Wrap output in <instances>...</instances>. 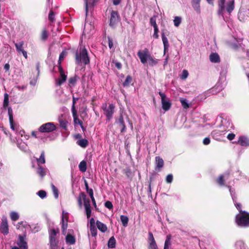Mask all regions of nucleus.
I'll list each match as a JSON object with an SVG mask.
<instances>
[{
  "label": "nucleus",
  "mask_w": 249,
  "mask_h": 249,
  "mask_svg": "<svg viewBox=\"0 0 249 249\" xmlns=\"http://www.w3.org/2000/svg\"><path fill=\"white\" fill-rule=\"evenodd\" d=\"M137 55L142 64L148 62L149 66L153 67L158 63V60L153 57L147 48L139 51Z\"/></svg>",
  "instance_id": "1"
},
{
  "label": "nucleus",
  "mask_w": 249,
  "mask_h": 249,
  "mask_svg": "<svg viewBox=\"0 0 249 249\" xmlns=\"http://www.w3.org/2000/svg\"><path fill=\"white\" fill-rule=\"evenodd\" d=\"M226 0H218V10L217 13L219 15L223 16L224 13L226 11L229 15L232 12L234 9V0H231L228 1L226 5L225 6Z\"/></svg>",
  "instance_id": "2"
},
{
  "label": "nucleus",
  "mask_w": 249,
  "mask_h": 249,
  "mask_svg": "<svg viewBox=\"0 0 249 249\" xmlns=\"http://www.w3.org/2000/svg\"><path fill=\"white\" fill-rule=\"evenodd\" d=\"M75 59L78 64L82 63L85 65L89 64V59L87 50L84 48L80 47L79 51L76 53Z\"/></svg>",
  "instance_id": "3"
},
{
  "label": "nucleus",
  "mask_w": 249,
  "mask_h": 249,
  "mask_svg": "<svg viewBox=\"0 0 249 249\" xmlns=\"http://www.w3.org/2000/svg\"><path fill=\"white\" fill-rule=\"evenodd\" d=\"M236 224L240 226L247 227L249 226V213L244 211L242 213L236 215L235 218Z\"/></svg>",
  "instance_id": "4"
},
{
  "label": "nucleus",
  "mask_w": 249,
  "mask_h": 249,
  "mask_svg": "<svg viewBox=\"0 0 249 249\" xmlns=\"http://www.w3.org/2000/svg\"><path fill=\"white\" fill-rule=\"evenodd\" d=\"M114 108L115 106L113 104H109L108 107L107 104L103 106L104 114L106 115L107 120L110 121L112 119L114 112Z\"/></svg>",
  "instance_id": "5"
},
{
  "label": "nucleus",
  "mask_w": 249,
  "mask_h": 249,
  "mask_svg": "<svg viewBox=\"0 0 249 249\" xmlns=\"http://www.w3.org/2000/svg\"><path fill=\"white\" fill-rule=\"evenodd\" d=\"M56 129V126L53 123H47L41 125L38 130L41 133H49Z\"/></svg>",
  "instance_id": "6"
},
{
  "label": "nucleus",
  "mask_w": 249,
  "mask_h": 249,
  "mask_svg": "<svg viewBox=\"0 0 249 249\" xmlns=\"http://www.w3.org/2000/svg\"><path fill=\"white\" fill-rule=\"evenodd\" d=\"M159 94L161 97L162 108L165 111H168L171 108V102H170L169 99L167 98L166 95L164 93H163L161 91H160L159 92Z\"/></svg>",
  "instance_id": "7"
},
{
  "label": "nucleus",
  "mask_w": 249,
  "mask_h": 249,
  "mask_svg": "<svg viewBox=\"0 0 249 249\" xmlns=\"http://www.w3.org/2000/svg\"><path fill=\"white\" fill-rule=\"evenodd\" d=\"M26 233H25L23 235H19L17 244L20 249H28L27 243L25 240Z\"/></svg>",
  "instance_id": "8"
},
{
  "label": "nucleus",
  "mask_w": 249,
  "mask_h": 249,
  "mask_svg": "<svg viewBox=\"0 0 249 249\" xmlns=\"http://www.w3.org/2000/svg\"><path fill=\"white\" fill-rule=\"evenodd\" d=\"M58 70L60 73V77L55 80V84L57 86H60L66 81L67 76L65 74L62 68L60 66L59 67Z\"/></svg>",
  "instance_id": "9"
},
{
  "label": "nucleus",
  "mask_w": 249,
  "mask_h": 249,
  "mask_svg": "<svg viewBox=\"0 0 249 249\" xmlns=\"http://www.w3.org/2000/svg\"><path fill=\"white\" fill-rule=\"evenodd\" d=\"M119 21V16L117 12L112 11L110 18L109 25L111 26H114Z\"/></svg>",
  "instance_id": "10"
},
{
  "label": "nucleus",
  "mask_w": 249,
  "mask_h": 249,
  "mask_svg": "<svg viewBox=\"0 0 249 249\" xmlns=\"http://www.w3.org/2000/svg\"><path fill=\"white\" fill-rule=\"evenodd\" d=\"M98 0H84L85 4L86 15L87 16L89 9L91 10Z\"/></svg>",
  "instance_id": "11"
},
{
  "label": "nucleus",
  "mask_w": 249,
  "mask_h": 249,
  "mask_svg": "<svg viewBox=\"0 0 249 249\" xmlns=\"http://www.w3.org/2000/svg\"><path fill=\"white\" fill-rule=\"evenodd\" d=\"M0 231L4 235L8 233L9 229L7 220H2L0 226Z\"/></svg>",
  "instance_id": "12"
},
{
  "label": "nucleus",
  "mask_w": 249,
  "mask_h": 249,
  "mask_svg": "<svg viewBox=\"0 0 249 249\" xmlns=\"http://www.w3.org/2000/svg\"><path fill=\"white\" fill-rule=\"evenodd\" d=\"M237 143L243 146H249V138L245 136H241L239 137Z\"/></svg>",
  "instance_id": "13"
},
{
  "label": "nucleus",
  "mask_w": 249,
  "mask_h": 249,
  "mask_svg": "<svg viewBox=\"0 0 249 249\" xmlns=\"http://www.w3.org/2000/svg\"><path fill=\"white\" fill-rule=\"evenodd\" d=\"M17 146L23 151L28 152L29 151L28 145L23 142L22 140L18 139L17 140Z\"/></svg>",
  "instance_id": "14"
},
{
  "label": "nucleus",
  "mask_w": 249,
  "mask_h": 249,
  "mask_svg": "<svg viewBox=\"0 0 249 249\" xmlns=\"http://www.w3.org/2000/svg\"><path fill=\"white\" fill-rule=\"evenodd\" d=\"M78 100V98H76L74 97H72V106L71 107V112L75 122H76V119L77 117V111L75 107V104Z\"/></svg>",
  "instance_id": "15"
},
{
  "label": "nucleus",
  "mask_w": 249,
  "mask_h": 249,
  "mask_svg": "<svg viewBox=\"0 0 249 249\" xmlns=\"http://www.w3.org/2000/svg\"><path fill=\"white\" fill-rule=\"evenodd\" d=\"M229 175L230 173L227 172L224 173L223 175L220 176L217 180V183L221 186L224 185V180L227 179L229 177Z\"/></svg>",
  "instance_id": "16"
},
{
  "label": "nucleus",
  "mask_w": 249,
  "mask_h": 249,
  "mask_svg": "<svg viewBox=\"0 0 249 249\" xmlns=\"http://www.w3.org/2000/svg\"><path fill=\"white\" fill-rule=\"evenodd\" d=\"M201 0H192L191 3L194 10L197 13H200V2Z\"/></svg>",
  "instance_id": "17"
},
{
  "label": "nucleus",
  "mask_w": 249,
  "mask_h": 249,
  "mask_svg": "<svg viewBox=\"0 0 249 249\" xmlns=\"http://www.w3.org/2000/svg\"><path fill=\"white\" fill-rule=\"evenodd\" d=\"M58 120L61 128L66 130L68 122L63 118V115H61V116H59Z\"/></svg>",
  "instance_id": "18"
},
{
  "label": "nucleus",
  "mask_w": 249,
  "mask_h": 249,
  "mask_svg": "<svg viewBox=\"0 0 249 249\" xmlns=\"http://www.w3.org/2000/svg\"><path fill=\"white\" fill-rule=\"evenodd\" d=\"M117 123H118L120 126L122 127V129L121 130V132H124L126 131V126L125 125V123L124 120V118L122 114H121L119 116V118L118 120Z\"/></svg>",
  "instance_id": "19"
},
{
  "label": "nucleus",
  "mask_w": 249,
  "mask_h": 249,
  "mask_svg": "<svg viewBox=\"0 0 249 249\" xmlns=\"http://www.w3.org/2000/svg\"><path fill=\"white\" fill-rule=\"evenodd\" d=\"M171 239V235H168L164 242L163 249H172Z\"/></svg>",
  "instance_id": "20"
},
{
  "label": "nucleus",
  "mask_w": 249,
  "mask_h": 249,
  "mask_svg": "<svg viewBox=\"0 0 249 249\" xmlns=\"http://www.w3.org/2000/svg\"><path fill=\"white\" fill-rule=\"evenodd\" d=\"M96 226L98 229L102 232H105L107 230V226L99 220L96 221Z\"/></svg>",
  "instance_id": "21"
},
{
  "label": "nucleus",
  "mask_w": 249,
  "mask_h": 249,
  "mask_svg": "<svg viewBox=\"0 0 249 249\" xmlns=\"http://www.w3.org/2000/svg\"><path fill=\"white\" fill-rule=\"evenodd\" d=\"M210 59L211 62L217 63L220 61V58L218 54L216 53H212L210 55Z\"/></svg>",
  "instance_id": "22"
},
{
  "label": "nucleus",
  "mask_w": 249,
  "mask_h": 249,
  "mask_svg": "<svg viewBox=\"0 0 249 249\" xmlns=\"http://www.w3.org/2000/svg\"><path fill=\"white\" fill-rule=\"evenodd\" d=\"M16 227L17 229L22 230V228L27 229L29 228L30 226L26 222L21 221L18 222Z\"/></svg>",
  "instance_id": "23"
},
{
  "label": "nucleus",
  "mask_w": 249,
  "mask_h": 249,
  "mask_svg": "<svg viewBox=\"0 0 249 249\" xmlns=\"http://www.w3.org/2000/svg\"><path fill=\"white\" fill-rule=\"evenodd\" d=\"M81 196L84 200L85 208L90 207V201L89 199L87 198L86 195L84 193H82Z\"/></svg>",
  "instance_id": "24"
},
{
  "label": "nucleus",
  "mask_w": 249,
  "mask_h": 249,
  "mask_svg": "<svg viewBox=\"0 0 249 249\" xmlns=\"http://www.w3.org/2000/svg\"><path fill=\"white\" fill-rule=\"evenodd\" d=\"M164 164L163 160L160 157H156V168H161L163 167Z\"/></svg>",
  "instance_id": "25"
},
{
  "label": "nucleus",
  "mask_w": 249,
  "mask_h": 249,
  "mask_svg": "<svg viewBox=\"0 0 249 249\" xmlns=\"http://www.w3.org/2000/svg\"><path fill=\"white\" fill-rule=\"evenodd\" d=\"M66 242L67 244L73 245L75 242V237L71 234H68L66 237Z\"/></svg>",
  "instance_id": "26"
},
{
  "label": "nucleus",
  "mask_w": 249,
  "mask_h": 249,
  "mask_svg": "<svg viewBox=\"0 0 249 249\" xmlns=\"http://www.w3.org/2000/svg\"><path fill=\"white\" fill-rule=\"evenodd\" d=\"M116 240H115L114 237V236L111 237L108 241V244H107L108 247L109 248H111V249L115 248V246H116Z\"/></svg>",
  "instance_id": "27"
},
{
  "label": "nucleus",
  "mask_w": 249,
  "mask_h": 249,
  "mask_svg": "<svg viewBox=\"0 0 249 249\" xmlns=\"http://www.w3.org/2000/svg\"><path fill=\"white\" fill-rule=\"evenodd\" d=\"M77 144L81 147L85 148L88 144V141L86 139H80L77 141Z\"/></svg>",
  "instance_id": "28"
},
{
  "label": "nucleus",
  "mask_w": 249,
  "mask_h": 249,
  "mask_svg": "<svg viewBox=\"0 0 249 249\" xmlns=\"http://www.w3.org/2000/svg\"><path fill=\"white\" fill-rule=\"evenodd\" d=\"M24 45L23 41H20L19 43H17L15 44L17 51L18 53H22L23 51H24L23 49V46Z\"/></svg>",
  "instance_id": "29"
},
{
  "label": "nucleus",
  "mask_w": 249,
  "mask_h": 249,
  "mask_svg": "<svg viewBox=\"0 0 249 249\" xmlns=\"http://www.w3.org/2000/svg\"><path fill=\"white\" fill-rule=\"evenodd\" d=\"M79 168L82 172H86L87 170V163L85 160L81 161L79 164Z\"/></svg>",
  "instance_id": "30"
},
{
  "label": "nucleus",
  "mask_w": 249,
  "mask_h": 249,
  "mask_svg": "<svg viewBox=\"0 0 249 249\" xmlns=\"http://www.w3.org/2000/svg\"><path fill=\"white\" fill-rule=\"evenodd\" d=\"M50 244L51 249H57V242L55 238L50 239Z\"/></svg>",
  "instance_id": "31"
},
{
  "label": "nucleus",
  "mask_w": 249,
  "mask_h": 249,
  "mask_svg": "<svg viewBox=\"0 0 249 249\" xmlns=\"http://www.w3.org/2000/svg\"><path fill=\"white\" fill-rule=\"evenodd\" d=\"M10 218L12 221H17L19 219V215L16 212H11L10 214Z\"/></svg>",
  "instance_id": "32"
},
{
  "label": "nucleus",
  "mask_w": 249,
  "mask_h": 249,
  "mask_svg": "<svg viewBox=\"0 0 249 249\" xmlns=\"http://www.w3.org/2000/svg\"><path fill=\"white\" fill-rule=\"evenodd\" d=\"M120 219L124 227H126L128 222V218L127 216L122 215L120 216Z\"/></svg>",
  "instance_id": "33"
},
{
  "label": "nucleus",
  "mask_w": 249,
  "mask_h": 249,
  "mask_svg": "<svg viewBox=\"0 0 249 249\" xmlns=\"http://www.w3.org/2000/svg\"><path fill=\"white\" fill-rule=\"evenodd\" d=\"M38 164H44L45 163V153L42 151L40 157L37 159Z\"/></svg>",
  "instance_id": "34"
},
{
  "label": "nucleus",
  "mask_w": 249,
  "mask_h": 249,
  "mask_svg": "<svg viewBox=\"0 0 249 249\" xmlns=\"http://www.w3.org/2000/svg\"><path fill=\"white\" fill-rule=\"evenodd\" d=\"M37 173L41 177H43L46 175V169L40 166H38L37 170Z\"/></svg>",
  "instance_id": "35"
},
{
  "label": "nucleus",
  "mask_w": 249,
  "mask_h": 249,
  "mask_svg": "<svg viewBox=\"0 0 249 249\" xmlns=\"http://www.w3.org/2000/svg\"><path fill=\"white\" fill-rule=\"evenodd\" d=\"M77 81V76H75L72 77H71L69 80V86L71 88L73 87Z\"/></svg>",
  "instance_id": "36"
},
{
  "label": "nucleus",
  "mask_w": 249,
  "mask_h": 249,
  "mask_svg": "<svg viewBox=\"0 0 249 249\" xmlns=\"http://www.w3.org/2000/svg\"><path fill=\"white\" fill-rule=\"evenodd\" d=\"M161 38H162V40L163 44V47H169V45L168 39L165 36V34L163 32H162V33H161Z\"/></svg>",
  "instance_id": "37"
},
{
  "label": "nucleus",
  "mask_w": 249,
  "mask_h": 249,
  "mask_svg": "<svg viewBox=\"0 0 249 249\" xmlns=\"http://www.w3.org/2000/svg\"><path fill=\"white\" fill-rule=\"evenodd\" d=\"M68 221H65L63 220H61V224H62V232L64 234H65L66 233L67 229L68 227Z\"/></svg>",
  "instance_id": "38"
},
{
  "label": "nucleus",
  "mask_w": 249,
  "mask_h": 249,
  "mask_svg": "<svg viewBox=\"0 0 249 249\" xmlns=\"http://www.w3.org/2000/svg\"><path fill=\"white\" fill-rule=\"evenodd\" d=\"M58 231V230H56L54 229L51 230L49 232L50 239L55 238V236Z\"/></svg>",
  "instance_id": "39"
},
{
  "label": "nucleus",
  "mask_w": 249,
  "mask_h": 249,
  "mask_svg": "<svg viewBox=\"0 0 249 249\" xmlns=\"http://www.w3.org/2000/svg\"><path fill=\"white\" fill-rule=\"evenodd\" d=\"M89 230L93 237H95L97 235V230L95 226H90Z\"/></svg>",
  "instance_id": "40"
},
{
  "label": "nucleus",
  "mask_w": 249,
  "mask_h": 249,
  "mask_svg": "<svg viewBox=\"0 0 249 249\" xmlns=\"http://www.w3.org/2000/svg\"><path fill=\"white\" fill-rule=\"evenodd\" d=\"M180 102L181 103L182 106L185 109L189 108V104L187 102V101L186 99L181 98L179 99Z\"/></svg>",
  "instance_id": "41"
},
{
  "label": "nucleus",
  "mask_w": 249,
  "mask_h": 249,
  "mask_svg": "<svg viewBox=\"0 0 249 249\" xmlns=\"http://www.w3.org/2000/svg\"><path fill=\"white\" fill-rule=\"evenodd\" d=\"M228 187L229 189V191L230 192L233 201H235L236 197L235 196V192L234 189H233L230 186H228Z\"/></svg>",
  "instance_id": "42"
},
{
  "label": "nucleus",
  "mask_w": 249,
  "mask_h": 249,
  "mask_svg": "<svg viewBox=\"0 0 249 249\" xmlns=\"http://www.w3.org/2000/svg\"><path fill=\"white\" fill-rule=\"evenodd\" d=\"M221 123L222 125L225 126L227 128L231 127V123L229 120H227V119H223L222 120Z\"/></svg>",
  "instance_id": "43"
},
{
  "label": "nucleus",
  "mask_w": 249,
  "mask_h": 249,
  "mask_svg": "<svg viewBox=\"0 0 249 249\" xmlns=\"http://www.w3.org/2000/svg\"><path fill=\"white\" fill-rule=\"evenodd\" d=\"M21 137H24L25 139L28 140L29 138V136L28 135L25 134V132L23 130H20L19 131L18 130L17 132Z\"/></svg>",
  "instance_id": "44"
},
{
  "label": "nucleus",
  "mask_w": 249,
  "mask_h": 249,
  "mask_svg": "<svg viewBox=\"0 0 249 249\" xmlns=\"http://www.w3.org/2000/svg\"><path fill=\"white\" fill-rule=\"evenodd\" d=\"M52 190L55 198H57L58 197V190L57 188L53 185H52Z\"/></svg>",
  "instance_id": "45"
},
{
  "label": "nucleus",
  "mask_w": 249,
  "mask_h": 249,
  "mask_svg": "<svg viewBox=\"0 0 249 249\" xmlns=\"http://www.w3.org/2000/svg\"><path fill=\"white\" fill-rule=\"evenodd\" d=\"M181 18L179 17H176L174 19V25L178 27L181 23Z\"/></svg>",
  "instance_id": "46"
},
{
  "label": "nucleus",
  "mask_w": 249,
  "mask_h": 249,
  "mask_svg": "<svg viewBox=\"0 0 249 249\" xmlns=\"http://www.w3.org/2000/svg\"><path fill=\"white\" fill-rule=\"evenodd\" d=\"M132 81V78L130 76L128 75L126 77V79L123 83L124 87L128 86Z\"/></svg>",
  "instance_id": "47"
},
{
  "label": "nucleus",
  "mask_w": 249,
  "mask_h": 249,
  "mask_svg": "<svg viewBox=\"0 0 249 249\" xmlns=\"http://www.w3.org/2000/svg\"><path fill=\"white\" fill-rule=\"evenodd\" d=\"M48 36V33L46 30H44L41 34V39L43 41H45Z\"/></svg>",
  "instance_id": "48"
},
{
  "label": "nucleus",
  "mask_w": 249,
  "mask_h": 249,
  "mask_svg": "<svg viewBox=\"0 0 249 249\" xmlns=\"http://www.w3.org/2000/svg\"><path fill=\"white\" fill-rule=\"evenodd\" d=\"M211 135L213 138L217 139V137L221 135V132L219 130H215L212 131Z\"/></svg>",
  "instance_id": "49"
},
{
  "label": "nucleus",
  "mask_w": 249,
  "mask_h": 249,
  "mask_svg": "<svg viewBox=\"0 0 249 249\" xmlns=\"http://www.w3.org/2000/svg\"><path fill=\"white\" fill-rule=\"evenodd\" d=\"M37 194L40 198H41L42 199L45 198L47 196L46 192L43 190L39 191L37 192Z\"/></svg>",
  "instance_id": "50"
},
{
  "label": "nucleus",
  "mask_w": 249,
  "mask_h": 249,
  "mask_svg": "<svg viewBox=\"0 0 249 249\" xmlns=\"http://www.w3.org/2000/svg\"><path fill=\"white\" fill-rule=\"evenodd\" d=\"M173 180V176L171 174H168L165 178V181L167 183H171Z\"/></svg>",
  "instance_id": "51"
},
{
  "label": "nucleus",
  "mask_w": 249,
  "mask_h": 249,
  "mask_svg": "<svg viewBox=\"0 0 249 249\" xmlns=\"http://www.w3.org/2000/svg\"><path fill=\"white\" fill-rule=\"evenodd\" d=\"M54 13L52 10H51L49 15L48 18L51 22H53L55 20Z\"/></svg>",
  "instance_id": "52"
},
{
  "label": "nucleus",
  "mask_w": 249,
  "mask_h": 249,
  "mask_svg": "<svg viewBox=\"0 0 249 249\" xmlns=\"http://www.w3.org/2000/svg\"><path fill=\"white\" fill-rule=\"evenodd\" d=\"M66 52L65 51H62L59 55L58 64H60L61 62V61L63 60L64 57L66 55Z\"/></svg>",
  "instance_id": "53"
},
{
  "label": "nucleus",
  "mask_w": 249,
  "mask_h": 249,
  "mask_svg": "<svg viewBox=\"0 0 249 249\" xmlns=\"http://www.w3.org/2000/svg\"><path fill=\"white\" fill-rule=\"evenodd\" d=\"M89 27L90 28V30H91V28L93 29V26L90 24H87L86 23L85 27L83 31V34H86L87 33H88V32L87 31V28Z\"/></svg>",
  "instance_id": "54"
},
{
  "label": "nucleus",
  "mask_w": 249,
  "mask_h": 249,
  "mask_svg": "<svg viewBox=\"0 0 249 249\" xmlns=\"http://www.w3.org/2000/svg\"><path fill=\"white\" fill-rule=\"evenodd\" d=\"M188 72L187 70H184L182 71V74L180 76L181 79L184 80L187 78L188 76Z\"/></svg>",
  "instance_id": "55"
},
{
  "label": "nucleus",
  "mask_w": 249,
  "mask_h": 249,
  "mask_svg": "<svg viewBox=\"0 0 249 249\" xmlns=\"http://www.w3.org/2000/svg\"><path fill=\"white\" fill-rule=\"evenodd\" d=\"M9 104V99L7 94L4 95V99L3 101V107H7Z\"/></svg>",
  "instance_id": "56"
},
{
  "label": "nucleus",
  "mask_w": 249,
  "mask_h": 249,
  "mask_svg": "<svg viewBox=\"0 0 249 249\" xmlns=\"http://www.w3.org/2000/svg\"><path fill=\"white\" fill-rule=\"evenodd\" d=\"M86 210V213L87 215V217L88 218H89L91 216V207L85 208Z\"/></svg>",
  "instance_id": "57"
},
{
  "label": "nucleus",
  "mask_w": 249,
  "mask_h": 249,
  "mask_svg": "<svg viewBox=\"0 0 249 249\" xmlns=\"http://www.w3.org/2000/svg\"><path fill=\"white\" fill-rule=\"evenodd\" d=\"M61 220H63L65 221H68V213L65 212L64 211L62 212V215Z\"/></svg>",
  "instance_id": "58"
},
{
  "label": "nucleus",
  "mask_w": 249,
  "mask_h": 249,
  "mask_svg": "<svg viewBox=\"0 0 249 249\" xmlns=\"http://www.w3.org/2000/svg\"><path fill=\"white\" fill-rule=\"evenodd\" d=\"M150 24L154 28H155V27H158L156 22V18L154 17H152L150 18Z\"/></svg>",
  "instance_id": "59"
},
{
  "label": "nucleus",
  "mask_w": 249,
  "mask_h": 249,
  "mask_svg": "<svg viewBox=\"0 0 249 249\" xmlns=\"http://www.w3.org/2000/svg\"><path fill=\"white\" fill-rule=\"evenodd\" d=\"M148 249H158L156 243H149Z\"/></svg>",
  "instance_id": "60"
},
{
  "label": "nucleus",
  "mask_w": 249,
  "mask_h": 249,
  "mask_svg": "<svg viewBox=\"0 0 249 249\" xmlns=\"http://www.w3.org/2000/svg\"><path fill=\"white\" fill-rule=\"evenodd\" d=\"M148 235H149V243L156 242L153 234L151 232H149Z\"/></svg>",
  "instance_id": "61"
},
{
  "label": "nucleus",
  "mask_w": 249,
  "mask_h": 249,
  "mask_svg": "<svg viewBox=\"0 0 249 249\" xmlns=\"http://www.w3.org/2000/svg\"><path fill=\"white\" fill-rule=\"evenodd\" d=\"M105 206L106 208H107L110 210L112 209V208H113V205H112V203L109 201H107L105 202Z\"/></svg>",
  "instance_id": "62"
},
{
  "label": "nucleus",
  "mask_w": 249,
  "mask_h": 249,
  "mask_svg": "<svg viewBox=\"0 0 249 249\" xmlns=\"http://www.w3.org/2000/svg\"><path fill=\"white\" fill-rule=\"evenodd\" d=\"M154 33L153 34V37L155 38H159V35H158V32H159V29H158V27H155V28H154Z\"/></svg>",
  "instance_id": "63"
},
{
  "label": "nucleus",
  "mask_w": 249,
  "mask_h": 249,
  "mask_svg": "<svg viewBox=\"0 0 249 249\" xmlns=\"http://www.w3.org/2000/svg\"><path fill=\"white\" fill-rule=\"evenodd\" d=\"M233 202H234V205H235V207L239 210V211L240 212L239 213H242V212L244 211L241 210V205L240 203H237L236 202V201H233Z\"/></svg>",
  "instance_id": "64"
}]
</instances>
